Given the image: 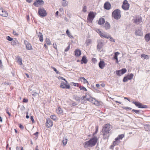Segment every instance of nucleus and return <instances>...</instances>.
<instances>
[{
  "label": "nucleus",
  "mask_w": 150,
  "mask_h": 150,
  "mask_svg": "<svg viewBox=\"0 0 150 150\" xmlns=\"http://www.w3.org/2000/svg\"><path fill=\"white\" fill-rule=\"evenodd\" d=\"M112 128V126L109 124H105L102 129L103 138L105 139H108L110 135V131Z\"/></svg>",
  "instance_id": "1"
},
{
  "label": "nucleus",
  "mask_w": 150,
  "mask_h": 150,
  "mask_svg": "<svg viewBox=\"0 0 150 150\" xmlns=\"http://www.w3.org/2000/svg\"><path fill=\"white\" fill-rule=\"evenodd\" d=\"M112 16L116 19L118 20L121 17L120 10H115L112 13Z\"/></svg>",
  "instance_id": "2"
},
{
  "label": "nucleus",
  "mask_w": 150,
  "mask_h": 150,
  "mask_svg": "<svg viewBox=\"0 0 150 150\" xmlns=\"http://www.w3.org/2000/svg\"><path fill=\"white\" fill-rule=\"evenodd\" d=\"M96 13L93 11H90L89 12L87 20L89 21H92L93 18H94Z\"/></svg>",
  "instance_id": "3"
},
{
  "label": "nucleus",
  "mask_w": 150,
  "mask_h": 150,
  "mask_svg": "<svg viewBox=\"0 0 150 150\" xmlns=\"http://www.w3.org/2000/svg\"><path fill=\"white\" fill-rule=\"evenodd\" d=\"M44 3L42 0H36L34 1L33 4L35 6L38 7L43 5Z\"/></svg>",
  "instance_id": "4"
},
{
  "label": "nucleus",
  "mask_w": 150,
  "mask_h": 150,
  "mask_svg": "<svg viewBox=\"0 0 150 150\" xmlns=\"http://www.w3.org/2000/svg\"><path fill=\"white\" fill-rule=\"evenodd\" d=\"M132 103L134 104L135 105L139 108H146L147 106L146 105H142V104L138 102L133 101Z\"/></svg>",
  "instance_id": "5"
},
{
  "label": "nucleus",
  "mask_w": 150,
  "mask_h": 150,
  "mask_svg": "<svg viewBox=\"0 0 150 150\" xmlns=\"http://www.w3.org/2000/svg\"><path fill=\"white\" fill-rule=\"evenodd\" d=\"M122 8L123 9H128L129 7V5L127 0H125L123 2Z\"/></svg>",
  "instance_id": "6"
},
{
  "label": "nucleus",
  "mask_w": 150,
  "mask_h": 150,
  "mask_svg": "<svg viewBox=\"0 0 150 150\" xmlns=\"http://www.w3.org/2000/svg\"><path fill=\"white\" fill-rule=\"evenodd\" d=\"M38 13L41 18H43L47 16V13L45 10H38Z\"/></svg>",
  "instance_id": "7"
},
{
  "label": "nucleus",
  "mask_w": 150,
  "mask_h": 150,
  "mask_svg": "<svg viewBox=\"0 0 150 150\" xmlns=\"http://www.w3.org/2000/svg\"><path fill=\"white\" fill-rule=\"evenodd\" d=\"M133 20L134 23L137 24H139L142 22V18L139 16H137Z\"/></svg>",
  "instance_id": "8"
},
{
  "label": "nucleus",
  "mask_w": 150,
  "mask_h": 150,
  "mask_svg": "<svg viewBox=\"0 0 150 150\" xmlns=\"http://www.w3.org/2000/svg\"><path fill=\"white\" fill-rule=\"evenodd\" d=\"M45 124L47 127V128H49L52 126L53 125V122L50 118H46V121Z\"/></svg>",
  "instance_id": "9"
},
{
  "label": "nucleus",
  "mask_w": 150,
  "mask_h": 150,
  "mask_svg": "<svg viewBox=\"0 0 150 150\" xmlns=\"http://www.w3.org/2000/svg\"><path fill=\"white\" fill-rule=\"evenodd\" d=\"M67 83L62 81V82L60 87L62 88L69 89L70 88V86Z\"/></svg>",
  "instance_id": "10"
},
{
  "label": "nucleus",
  "mask_w": 150,
  "mask_h": 150,
  "mask_svg": "<svg viewBox=\"0 0 150 150\" xmlns=\"http://www.w3.org/2000/svg\"><path fill=\"white\" fill-rule=\"evenodd\" d=\"M89 140H91L90 142L91 145L92 146H93L96 144L98 139L96 137H94L93 138H91Z\"/></svg>",
  "instance_id": "11"
},
{
  "label": "nucleus",
  "mask_w": 150,
  "mask_h": 150,
  "mask_svg": "<svg viewBox=\"0 0 150 150\" xmlns=\"http://www.w3.org/2000/svg\"><path fill=\"white\" fill-rule=\"evenodd\" d=\"M103 42L101 41L98 42L97 48L98 51L101 52L103 49Z\"/></svg>",
  "instance_id": "12"
},
{
  "label": "nucleus",
  "mask_w": 150,
  "mask_h": 150,
  "mask_svg": "<svg viewBox=\"0 0 150 150\" xmlns=\"http://www.w3.org/2000/svg\"><path fill=\"white\" fill-rule=\"evenodd\" d=\"M24 43L25 45L26 48L27 50H32L33 48L31 45L26 40H24Z\"/></svg>",
  "instance_id": "13"
},
{
  "label": "nucleus",
  "mask_w": 150,
  "mask_h": 150,
  "mask_svg": "<svg viewBox=\"0 0 150 150\" xmlns=\"http://www.w3.org/2000/svg\"><path fill=\"white\" fill-rule=\"evenodd\" d=\"M8 13L5 10H0V15L6 17L8 16Z\"/></svg>",
  "instance_id": "14"
},
{
  "label": "nucleus",
  "mask_w": 150,
  "mask_h": 150,
  "mask_svg": "<svg viewBox=\"0 0 150 150\" xmlns=\"http://www.w3.org/2000/svg\"><path fill=\"white\" fill-rule=\"evenodd\" d=\"M104 8L105 9H110L111 8V5L108 2H106L104 6Z\"/></svg>",
  "instance_id": "15"
},
{
  "label": "nucleus",
  "mask_w": 150,
  "mask_h": 150,
  "mask_svg": "<svg viewBox=\"0 0 150 150\" xmlns=\"http://www.w3.org/2000/svg\"><path fill=\"white\" fill-rule=\"evenodd\" d=\"M100 36L101 37L104 38H108L109 35L105 33H100Z\"/></svg>",
  "instance_id": "16"
},
{
  "label": "nucleus",
  "mask_w": 150,
  "mask_h": 150,
  "mask_svg": "<svg viewBox=\"0 0 150 150\" xmlns=\"http://www.w3.org/2000/svg\"><path fill=\"white\" fill-rule=\"evenodd\" d=\"M75 55L76 57L79 56L81 54V51L80 50L76 49L75 51Z\"/></svg>",
  "instance_id": "17"
},
{
  "label": "nucleus",
  "mask_w": 150,
  "mask_h": 150,
  "mask_svg": "<svg viewBox=\"0 0 150 150\" xmlns=\"http://www.w3.org/2000/svg\"><path fill=\"white\" fill-rule=\"evenodd\" d=\"M91 141V140H89L88 141H86L84 143V146L85 148H87L89 147H92L91 145L90 142Z\"/></svg>",
  "instance_id": "18"
},
{
  "label": "nucleus",
  "mask_w": 150,
  "mask_h": 150,
  "mask_svg": "<svg viewBox=\"0 0 150 150\" xmlns=\"http://www.w3.org/2000/svg\"><path fill=\"white\" fill-rule=\"evenodd\" d=\"M135 34L137 35L142 36L143 35V33L141 30L139 29H137L135 31Z\"/></svg>",
  "instance_id": "19"
},
{
  "label": "nucleus",
  "mask_w": 150,
  "mask_h": 150,
  "mask_svg": "<svg viewBox=\"0 0 150 150\" xmlns=\"http://www.w3.org/2000/svg\"><path fill=\"white\" fill-rule=\"evenodd\" d=\"M99 67L101 69H103L105 67V64L104 62L103 61H100L98 64Z\"/></svg>",
  "instance_id": "20"
},
{
  "label": "nucleus",
  "mask_w": 150,
  "mask_h": 150,
  "mask_svg": "<svg viewBox=\"0 0 150 150\" xmlns=\"http://www.w3.org/2000/svg\"><path fill=\"white\" fill-rule=\"evenodd\" d=\"M81 64H86L87 62V60L86 57L85 56H83L81 59Z\"/></svg>",
  "instance_id": "21"
},
{
  "label": "nucleus",
  "mask_w": 150,
  "mask_h": 150,
  "mask_svg": "<svg viewBox=\"0 0 150 150\" xmlns=\"http://www.w3.org/2000/svg\"><path fill=\"white\" fill-rule=\"evenodd\" d=\"M86 99L87 100L93 103L95 100V99L92 98L91 97H89V98H88V97L87 95H86Z\"/></svg>",
  "instance_id": "22"
},
{
  "label": "nucleus",
  "mask_w": 150,
  "mask_h": 150,
  "mask_svg": "<svg viewBox=\"0 0 150 150\" xmlns=\"http://www.w3.org/2000/svg\"><path fill=\"white\" fill-rule=\"evenodd\" d=\"M120 140H116V138L115 139V141H114L113 142V144L111 146V147H113L114 146L117 145L120 142Z\"/></svg>",
  "instance_id": "23"
},
{
  "label": "nucleus",
  "mask_w": 150,
  "mask_h": 150,
  "mask_svg": "<svg viewBox=\"0 0 150 150\" xmlns=\"http://www.w3.org/2000/svg\"><path fill=\"white\" fill-rule=\"evenodd\" d=\"M105 22V20L103 18H100L99 19L98 22V23L99 25H102Z\"/></svg>",
  "instance_id": "24"
},
{
  "label": "nucleus",
  "mask_w": 150,
  "mask_h": 150,
  "mask_svg": "<svg viewBox=\"0 0 150 150\" xmlns=\"http://www.w3.org/2000/svg\"><path fill=\"white\" fill-rule=\"evenodd\" d=\"M125 137V135L123 134L119 135L118 137H116V140H119L120 139H122Z\"/></svg>",
  "instance_id": "25"
},
{
  "label": "nucleus",
  "mask_w": 150,
  "mask_h": 150,
  "mask_svg": "<svg viewBox=\"0 0 150 150\" xmlns=\"http://www.w3.org/2000/svg\"><path fill=\"white\" fill-rule=\"evenodd\" d=\"M145 39L146 42L149 41L150 40V34L149 33L146 34L145 36Z\"/></svg>",
  "instance_id": "26"
},
{
  "label": "nucleus",
  "mask_w": 150,
  "mask_h": 150,
  "mask_svg": "<svg viewBox=\"0 0 150 150\" xmlns=\"http://www.w3.org/2000/svg\"><path fill=\"white\" fill-rule=\"evenodd\" d=\"M56 112L58 114H61L63 112V110L61 108L59 107L56 110Z\"/></svg>",
  "instance_id": "27"
},
{
  "label": "nucleus",
  "mask_w": 150,
  "mask_h": 150,
  "mask_svg": "<svg viewBox=\"0 0 150 150\" xmlns=\"http://www.w3.org/2000/svg\"><path fill=\"white\" fill-rule=\"evenodd\" d=\"M11 42V45L14 46L16 45L18 43V42L16 39H14L13 40H12Z\"/></svg>",
  "instance_id": "28"
},
{
  "label": "nucleus",
  "mask_w": 150,
  "mask_h": 150,
  "mask_svg": "<svg viewBox=\"0 0 150 150\" xmlns=\"http://www.w3.org/2000/svg\"><path fill=\"white\" fill-rule=\"evenodd\" d=\"M110 26L109 23L108 22H106L105 24V28L107 30L109 29H110Z\"/></svg>",
  "instance_id": "29"
},
{
  "label": "nucleus",
  "mask_w": 150,
  "mask_h": 150,
  "mask_svg": "<svg viewBox=\"0 0 150 150\" xmlns=\"http://www.w3.org/2000/svg\"><path fill=\"white\" fill-rule=\"evenodd\" d=\"M17 60L18 64L20 65H21L22 64V59L19 57H18L17 58Z\"/></svg>",
  "instance_id": "30"
},
{
  "label": "nucleus",
  "mask_w": 150,
  "mask_h": 150,
  "mask_svg": "<svg viewBox=\"0 0 150 150\" xmlns=\"http://www.w3.org/2000/svg\"><path fill=\"white\" fill-rule=\"evenodd\" d=\"M91 42V39H88L86 40L85 43L87 46L89 45Z\"/></svg>",
  "instance_id": "31"
},
{
  "label": "nucleus",
  "mask_w": 150,
  "mask_h": 150,
  "mask_svg": "<svg viewBox=\"0 0 150 150\" xmlns=\"http://www.w3.org/2000/svg\"><path fill=\"white\" fill-rule=\"evenodd\" d=\"M67 142V139L66 137H64L62 141V142L64 145H65L66 144Z\"/></svg>",
  "instance_id": "32"
},
{
  "label": "nucleus",
  "mask_w": 150,
  "mask_h": 150,
  "mask_svg": "<svg viewBox=\"0 0 150 150\" xmlns=\"http://www.w3.org/2000/svg\"><path fill=\"white\" fill-rule=\"evenodd\" d=\"M66 33L67 35L69 37L71 38H73V36L71 35V34L70 33L69 30L68 29L67 30Z\"/></svg>",
  "instance_id": "33"
},
{
  "label": "nucleus",
  "mask_w": 150,
  "mask_h": 150,
  "mask_svg": "<svg viewBox=\"0 0 150 150\" xmlns=\"http://www.w3.org/2000/svg\"><path fill=\"white\" fill-rule=\"evenodd\" d=\"M144 128L147 131L150 130V126L148 125H144Z\"/></svg>",
  "instance_id": "34"
},
{
  "label": "nucleus",
  "mask_w": 150,
  "mask_h": 150,
  "mask_svg": "<svg viewBox=\"0 0 150 150\" xmlns=\"http://www.w3.org/2000/svg\"><path fill=\"white\" fill-rule=\"evenodd\" d=\"M133 76V74L131 73L129 75H127V77L128 80H131L132 79Z\"/></svg>",
  "instance_id": "35"
},
{
  "label": "nucleus",
  "mask_w": 150,
  "mask_h": 150,
  "mask_svg": "<svg viewBox=\"0 0 150 150\" xmlns=\"http://www.w3.org/2000/svg\"><path fill=\"white\" fill-rule=\"evenodd\" d=\"M93 103L95 105L97 106H98L100 105V103L98 101L96 100H95Z\"/></svg>",
  "instance_id": "36"
},
{
  "label": "nucleus",
  "mask_w": 150,
  "mask_h": 150,
  "mask_svg": "<svg viewBox=\"0 0 150 150\" xmlns=\"http://www.w3.org/2000/svg\"><path fill=\"white\" fill-rule=\"evenodd\" d=\"M120 54V53L118 52H116L115 53L114 58L115 59H117L118 55Z\"/></svg>",
  "instance_id": "37"
},
{
  "label": "nucleus",
  "mask_w": 150,
  "mask_h": 150,
  "mask_svg": "<svg viewBox=\"0 0 150 150\" xmlns=\"http://www.w3.org/2000/svg\"><path fill=\"white\" fill-rule=\"evenodd\" d=\"M79 87L81 90L85 91H86L87 90V89L84 86H82L79 85Z\"/></svg>",
  "instance_id": "38"
},
{
  "label": "nucleus",
  "mask_w": 150,
  "mask_h": 150,
  "mask_svg": "<svg viewBox=\"0 0 150 150\" xmlns=\"http://www.w3.org/2000/svg\"><path fill=\"white\" fill-rule=\"evenodd\" d=\"M50 118L54 120H55L57 119V117L54 115H51L50 116Z\"/></svg>",
  "instance_id": "39"
},
{
  "label": "nucleus",
  "mask_w": 150,
  "mask_h": 150,
  "mask_svg": "<svg viewBox=\"0 0 150 150\" xmlns=\"http://www.w3.org/2000/svg\"><path fill=\"white\" fill-rule=\"evenodd\" d=\"M120 70V72H121V74H125L127 71V70L125 68H123Z\"/></svg>",
  "instance_id": "40"
},
{
  "label": "nucleus",
  "mask_w": 150,
  "mask_h": 150,
  "mask_svg": "<svg viewBox=\"0 0 150 150\" xmlns=\"http://www.w3.org/2000/svg\"><path fill=\"white\" fill-rule=\"evenodd\" d=\"M46 43L49 45H50V40L48 38H46Z\"/></svg>",
  "instance_id": "41"
},
{
  "label": "nucleus",
  "mask_w": 150,
  "mask_h": 150,
  "mask_svg": "<svg viewBox=\"0 0 150 150\" xmlns=\"http://www.w3.org/2000/svg\"><path fill=\"white\" fill-rule=\"evenodd\" d=\"M122 108L127 111L130 110L132 109L131 108L128 107H122Z\"/></svg>",
  "instance_id": "42"
},
{
  "label": "nucleus",
  "mask_w": 150,
  "mask_h": 150,
  "mask_svg": "<svg viewBox=\"0 0 150 150\" xmlns=\"http://www.w3.org/2000/svg\"><path fill=\"white\" fill-rule=\"evenodd\" d=\"M75 99L76 100L78 101V102H79L81 100V98L79 96H75Z\"/></svg>",
  "instance_id": "43"
},
{
  "label": "nucleus",
  "mask_w": 150,
  "mask_h": 150,
  "mask_svg": "<svg viewBox=\"0 0 150 150\" xmlns=\"http://www.w3.org/2000/svg\"><path fill=\"white\" fill-rule=\"evenodd\" d=\"M52 68L53 69V70L56 72V73L57 74H60L59 72L57 70L56 68H55L53 67H52Z\"/></svg>",
  "instance_id": "44"
},
{
  "label": "nucleus",
  "mask_w": 150,
  "mask_h": 150,
  "mask_svg": "<svg viewBox=\"0 0 150 150\" xmlns=\"http://www.w3.org/2000/svg\"><path fill=\"white\" fill-rule=\"evenodd\" d=\"M32 95L33 96H36L38 95V93H37L34 91H33L32 92Z\"/></svg>",
  "instance_id": "45"
},
{
  "label": "nucleus",
  "mask_w": 150,
  "mask_h": 150,
  "mask_svg": "<svg viewBox=\"0 0 150 150\" xmlns=\"http://www.w3.org/2000/svg\"><path fill=\"white\" fill-rule=\"evenodd\" d=\"M120 70H118L116 71V74L119 76H120L121 75H122V74H121V72H120Z\"/></svg>",
  "instance_id": "46"
},
{
  "label": "nucleus",
  "mask_w": 150,
  "mask_h": 150,
  "mask_svg": "<svg viewBox=\"0 0 150 150\" xmlns=\"http://www.w3.org/2000/svg\"><path fill=\"white\" fill-rule=\"evenodd\" d=\"M6 39L9 41H12L13 40V38H11L9 36H7L6 37Z\"/></svg>",
  "instance_id": "47"
},
{
  "label": "nucleus",
  "mask_w": 150,
  "mask_h": 150,
  "mask_svg": "<svg viewBox=\"0 0 150 150\" xmlns=\"http://www.w3.org/2000/svg\"><path fill=\"white\" fill-rule=\"evenodd\" d=\"M13 35H15L16 36H18V34L16 32V31L14 30H13Z\"/></svg>",
  "instance_id": "48"
},
{
  "label": "nucleus",
  "mask_w": 150,
  "mask_h": 150,
  "mask_svg": "<svg viewBox=\"0 0 150 150\" xmlns=\"http://www.w3.org/2000/svg\"><path fill=\"white\" fill-rule=\"evenodd\" d=\"M112 42H115V40L112 38V37H111L109 35L108 38Z\"/></svg>",
  "instance_id": "49"
},
{
  "label": "nucleus",
  "mask_w": 150,
  "mask_h": 150,
  "mask_svg": "<svg viewBox=\"0 0 150 150\" xmlns=\"http://www.w3.org/2000/svg\"><path fill=\"white\" fill-rule=\"evenodd\" d=\"M128 80V79L127 77L126 76L125 77L123 80V81L124 82H127Z\"/></svg>",
  "instance_id": "50"
},
{
  "label": "nucleus",
  "mask_w": 150,
  "mask_h": 150,
  "mask_svg": "<svg viewBox=\"0 0 150 150\" xmlns=\"http://www.w3.org/2000/svg\"><path fill=\"white\" fill-rule=\"evenodd\" d=\"M81 79L83 80L84 83H88V81H87L86 79L84 77H81Z\"/></svg>",
  "instance_id": "51"
},
{
  "label": "nucleus",
  "mask_w": 150,
  "mask_h": 150,
  "mask_svg": "<svg viewBox=\"0 0 150 150\" xmlns=\"http://www.w3.org/2000/svg\"><path fill=\"white\" fill-rule=\"evenodd\" d=\"M141 57H143L144 59H146L147 57H148V56L146 55H145L144 54H141Z\"/></svg>",
  "instance_id": "52"
},
{
  "label": "nucleus",
  "mask_w": 150,
  "mask_h": 150,
  "mask_svg": "<svg viewBox=\"0 0 150 150\" xmlns=\"http://www.w3.org/2000/svg\"><path fill=\"white\" fill-rule=\"evenodd\" d=\"M132 111H133V112H135L137 114H138L139 112H140V110H135L134 109H133L132 110Z\"/></svg>",
  "instance_id": "53"
},
{
  "label": "nucleus",
  "mask_w": 150,
  "mask_h": 150,
  "mask_svg": "<svg viewBox=\"0 0 150 150\" xmlns=\"http://www.w3.org/2000/svg\"><path fill=\"white\" fill-rule=\"evenodd\" d=\"M71 83L75 86H77L79 87V84L78 83H75L73 82Z\"/></svg>",
  "instance_id": "54"
},
{
  "label": "nucleus",
  "mask_w": 150,
  "mask_h": 150,
  "mask_svg": "<svg viewBox=\"0 0 150 150\" xmlns=\"http://www.w3.org/2000/svg\"><path fill=\"white\" fill-rule=\"evenodd\" d=\"M70 48V45L68 46L67 48L64 51L65 52H67L68 51L69 49Z\"/></svg>",
  "instance_id": "55"
},
{
  "label": "nucleus",
  "mask_w": 150,
  "mask_h": 150,
  "mask_svg": "<svg viewBox=\"0 0 150 150\" xmlns=\"http://www.w3.org/2000/svg\"><path fill=\"white\" fill-rule=\"evenodd\" d=\"M30 119L32 121V122L33 123H34L35 122V121H34V119H33V116H30Z\"/></svg>",
  "instance_id": "56"
},
{
  "label": "nucleus",
  "mask_w": 150,
  "mask_h": 150,
  "mask_svg": "<svg viewBox=\"0 0 150 150\" xmlns=\"http://www.w3.org/2000/svg\"><path fill=\"white\" fill-rule=\"evenodd\" d=\"M59 78L60 79L62 80H63L66 83H67V81L63 77H61V76H59Z\"/></svg>",
  "instance_id": "57"
},
{
  "label": "nucleus",
  "mask_w": 150,
  "mask_h": 150,
  "mask_svg": "<svg viewBox=\"0 0 150 150\" xmlns=\"http://www.w3.org/2000/svg\"><path fill=\"white\" fill-rule=\"evenodd\" d=\"M92 61L93 62L95 63L97 61L96 58H93L92 59Z\"/></svg>",
  "instance_id": "58"
},
{
  "label": "nucleus",
  "mask_w": 150,
  "mask_h": 150,
  "mask_svg": "<svg viewBox=\"0 0 150 150\" xmlns=\"http://www.w3.org/2000/svg\"><path fill=\"white\" fill-rule=\"evenodd\" d=\"M39 40L41 42H42L43 41V35L41 36V37H39Z\"/></svg>",
  "instance_id": "59"
},
{
  "label": "nucleus",
  "mask_w": 150,
  "mask_h": 150,
  "mask_svg": "<svg viewBox=\"0 0 150 150\" xmlns=\"http://www.w3.org/2000/svg\"><path fill=\"white\" fill-rule=\"evenodd\" d=\"M28 100L27 99L23 98V102L24 103H27L28 102Z\"/></svg>",
  "instance_id": "60"
},
{
  "label": "nucleus",
  "mask_w": 150,
  "mask_h": 150,
  "mask_svg": "<svg viewBox=\"0 0 150 150\" xmlns=\"http://www.w3.org/2000/svg\"><path fill=\"white\" fill-rule=\"evenodd\" d=\"M19 127L21 129H23L24 128L23 126L21 124L19 125Z\"/></svg>",
  "instance_id": "61"
},
{
  "label": "nucleus",
  "mask_w": 150,
  "mask_h": 150,
  "mask_svg": "<svg viewBox=\"0 0 150 150\" xmlns=\"http://www.w3.org/2000/svg\"><path fill=\"white\" fill-rule=\"evenodd\" d=\"M42 33H40V32H39V34L38 35V37H41V36H42Z\"/></svg>",
  "instance_id": "62"
},
{
  "label": "nucleus",
  "mask_w": 150,
  "mask_h": 150,
  "mask_svg": "<svg viewBox=\"0 0 150 150\" xmlns=\"http://www.w3.org/2000/svg\"><path fill=\"white\" fill-rule=\"evenodd\" d=\"M85 98H86V96H83L81 98V99L82 100H84Z\"/></svg>",
  "instance_id": "63"
},
{
  "label": "nucleus",
  "mask_w": 150,
  "mask_h": 150,
  "mask_svg": "<svg viewBox=\"0 0 150 150\" xmlns=\"http://www.w3.org/2000/svg\"><path fill=\"white\" fill-rule=\"evenodd\" d=\"M53 47H54L55 49H57V45H56V44H53Z\"/></svg>",
  "instance_id": "64"
}]
</instances>
